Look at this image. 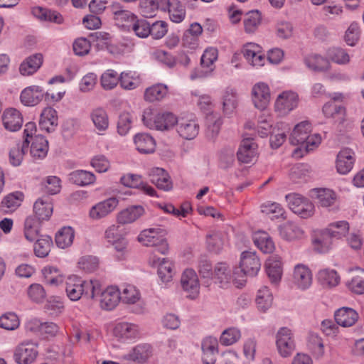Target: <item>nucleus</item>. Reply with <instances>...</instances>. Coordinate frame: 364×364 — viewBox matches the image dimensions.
Returning <instances> with one entry per match:
<instances>
[{
	"label": "nucleus",
	"mask_w": 364,
	"mask_h": 364,
	"mask_svg": "<svg viewBox=\"0 0 364 364\" xmlns=\"http://www.w3.org/2000/svg\"><path fill=\"white\" fill-rule=\"evenodd\" d=\"M100 291V283L97 280L86 281L72 275L68 277L65 283V292L71 301H78L82 296L94 299Z\"/></svg>",
	"instance_id": "nucleus-1"
},
{
	"label": "nucleus",
	"mask_w": 364,
	"mask_h": 364,
	"mask_svg": "<svg viewBox=\"0 0 364 364\" xmlns=\"http://www.w3.org/2000/svg\"><path fill=\"white\" fill-rule=\"evenodd\" d=\"M312 126L309 121H302L296 124L289 136V141L293 145H300L306 152L314 150L321 142L318 134H311Z\"/></svg>",
	"instance_id": "nucleus-2"
},
{
	"label": "nucleus",
	"mask_w": 364,
	"mask_h": 364,
	"mask_svg": "<svg viewBox=\"0 0 364 364\" xmlns=\"http://www.w3.org/2000/svg\"><path fill=\"white\" fill-rule=\"evenodd\" d=\"M240 270L237 268L234 269L233 284L235 287L240 288L246 283V277H255L261 268V262L254 252L245 251L241 254L240 262Z\"/></svg>",
	"instance_id": "nucleus-3"
},
{
	"label": "nucleus",
	"mask_w": 364,
	"mask_h": 364,
	"mask_svg": "<svg viewBox=\"0 0 364 364\" xmlns=\"http://www.w3.org/2000/svg\"><path fill=\"white\" fill-rule=\"evenodd\" d=\"M176 117L171 112L158 113L151 109L144 111L142 120L149 129L167 130L172 128L177 122Z\"/></svg>",
	"instance_id": "nucleus-4"
},
{
	"label": "nucleus",
	"mask_w": 364,
	"mask_h": 364,
	"mask_svg": "<svg viewBox=\"0 0 364 364\" xmlns=\"http://www.w3.org/2000/svg\"><path fill=\"white\" fill-rule=\"evenodd\" d=\"M164 235L165 230L159 228H151L141 231L138 240L145 246L155 247L158 252L166 255L169 248Z\"/></svg>",
	"instance_id": "nucleus-5"
},
{
	"label": "nucleus",
	"mask_w": 364,
	"mask_h": 364,
	"mask_svg": "<svg viewBox=\"0 0 364 364\" xmlns=\"http://www.w3.org/2000/svg\"><path fill=\"white\" fill-rule=\"evenodd\" d=\"M289 208L301 218H309L314 213V205L306 198L297 194L290 193L286 196Z\"/></svg>",
	"instance_id": "nucleus-6"
},
{
	"label": "nucleus",
	"mask_w": 364,
	"mask_h": 364,
	"mask_svg": "<svg viewBox=\"0 0 364 364\" xmlns=\"http://www.w3.org/2000/svg\"><path fill=\"white\" fill-rule=\"evenodd\" d=\"M149 264L152 267L157 268V273L164 283H168L172 280L174 274V265L168 258H160L155 254L150 255Z\"/></svg>",
	"instance_id": "nucleus-7"
},
{
	"label": "nucleus",
	"mask_w": 364,
	"mask_h": 364,
	"mask_svg": "<svg viewBox=\"0 0 364 364\" xmlns=\"http://www.w3.org/2000/svg\"><path fill=\"white\" fill-rule=\"evenodd\" d=\"M276 338L279 353L284 358L290 356L295 350V342L291 331L287 327H282L279 329Z\"/></svg>",
	"instance_id": "nucleus-8"
},
{
	"label": "nucleus",
	"mask_w": 364,
	"mask_h": 364,
	"mask_svg": "<svg viewBox=\"0 0 364 364\" xmlns=\"http://www.w3.org/2000/svg\"><path fill=\"white\" fill-rule=\"evenodd\" d=\"M38 355L37 346L31 341L18 344L14 350V358L18 364H31Z\"/></svg>",
	"instance_id": "nucleus-9"
},
{
	"label": "nucleus",
	"mask_w": 364,
	"mask_h": 364,
	"mask_svg": "<svg viewBox=\"0 0 364 364\" xmlns=\"http://www.w3.org/2000/svg\"><path fill=\"white\" fill-rule=\"evenodd\" d=\"M114 336L121 342H131L140 336L139 327L132 323L120 322L113 329Z\"/></svg>",
	"instance_id": "nucleus-10"
},
{
	"label": "nucleus",
	"mask_w": 364,
	"mask_h": 364,
	"mask_svg": "<svg viewBox=\"0 0 364 364\" xmlns=\"http://www.w3.org/2000/svg\"><path fill=\"white\" fill-rule=\"evenodd\" d=\"M298 103L299 96L296 92L284 91L277 96L274 107L281 114H287L297 107Z\"/></svg>",
	"instance_id": "nucleus-11"
},
{
	"label": "nucleus",
	"mask_w": 364,
	"mask_h": 364,
	"mask_svg": "<svg viewBox=\"0 0 364 364\" xmlns=\"http://www.w3.org/2000/svg\"><path fill=\"white\" fill-rule=\"evenodd\" d=\"M222 112L228 117H232L235 112L239 105V96L236 89L228 87L221 95Z\"/></svg>",
	"instance_id": "nucleus-12"
},
{
	"label": "nucleus",
	"mask_w": 364,
	"mask_h": 364,
	"mask_svg": "<svg viewBox=\"0 0 364 364\" xmlns=\"http://www.w3.org/2000/svg\"><path fill=\"white\" fill-rule=\"evenodd\" d=\"M181 284L188 296L195 299L199 294L200 284L196 272L192 269H186L181 275Z\"/></svg>",
	"instance_id": "nucleus-13"
},
{
	"label": "nucleus",
	"mask_w": 364,
	"mask_h": 364,
	"mask_svg": "<svg viewBox=\"0 0 364 364\" xmlns=\"http://www.w3.org/2000/svg\"><path fill=\"white\" fill-rule=\"evenodd\" d=\"M245 58L253 67L260 68L266 61L265 55L262 48L256 43H249L242 48Z\"/></svg>",
	"instance_id": "nucleus-14"
},
{
	"label": "nucleus",
	"mask_w": 364,
	"mask_h": 364,
	"mask_svg": "<svg viewBox=\"0 0 364 364\" xmlns=\"http://www.w3.org/2000/svg\"><path fill=\"white\" fill-rule=\"evenodd\" d=\"M270 90L269 86L264 82L255 84L252 89V100L255 107L263 110L270 101Z\"/></svg>",
	"instance_id": "nucleus-15"
},
{
	"label": "nucleus",
	"mask_w": 364,
	"mask_h": 364,
	"mask_svg": "<svg viewBox=\"0 0 364 364\" xmlns=\"http://www.w3.org/2000/svg\"><path fill=\"white\" fill-rule=\"evenodd\" d=\"M100 295V305L102 309L110 311L114 309L121 301L120 289L117 287L110 286L97 294Z\"/></svg>",
	"instance_id": "nucleus-16"
},
{
	"label": "nucleus",
	"mask_w": 364,
	"mask_h": 364,
	"mask_svg": "<svg viewBox=\"0 0 364 364\" xmlns=\"http://www.w3.org/2000/svg\"><path fill=\"white\" fill-rule=\"evenodd\" d=\"M149 177L151 182L159 189L168 191L173 188V182L169 174L161 168L154 167L149 170Z\"/></svg>",
	"instance_id": "nucleus-17"
},
{
	"label": "nucleus",
	"mask_w": 364,
	"mask_h": 364,
	"mask_svg": "<svg viewBox=\"0 0 364 364\" xmlns=\"http://www.w3.org/2000/svg\"><path fill=\"white\" fill-rule=\"evenodd\" d=\"M118 203L119 200L115 197L100 202L92 207L89 213L90 217L94 220L105 218L117 207Z\"/></svg>",
	"instance_id": "nucleus-18"
},
{
	"label": "nucleus",
	"mask_w": 364,
	"mask_h": 364,
	"mask_svg": "<svg viewBox=\"0 0 364 364\" xmlns=\"http://www.w3.org/2000/svg\"><path fill=\"white\" fill-rule=\"evenodd\" d=\"M213 279L221 287H227L233 283L234 270L226 262H218L214 267Z\"/></svg>",
	"instance_id": "nucleus-19"
},
{
	"label": "nucleus",
	"mask_w": 364,
	"mask_h": 364,
	"mask_svg": "<svg viewBox=\"0 0 364 364\" xmlns=\"http://www.w3.org/2000/svg\"><path fill=\"white\" fill-rule=\"evenodd\" d=\"M176 124L178 134L184 139L191 140L198 134L199 125L193 119L181 118Z\"/></svg>",
	"instance_id": "nucleus-20"
},
{
	"label": "nucleus",
	"mask_w": 364,
	"mask_h": 364,
	"mask_svg": "<svg viewBox=\"0 0 364 364\" xmlns=\"http://www.w3.org/2000/svg\"><path fill=\"white\" fill-rule=\"evenodd\" d=\"M355 162V154L350 149H343L339 151L336 161L337 172L340 174H347L353 168Z\"/></svg>",
	"instance_id": "nucleus-21"
},
{
	"label": "nucleus",
	"mask_w": 364,
	"mask_h": 364,
	"mask_svg": "<svg viewBox=\"0 0 364 364\" xmlns=\"http://www.w3.org/2000/svg\"><path fill=\"white\" fill-rule=\"evenodd\" d=\"M257 145L254 142L253 139L245 138L242 143L237 152L238 160L245 164L252 162L257 157Z\"/></svg>",
	"instance_id": "nucleus-22"
},
{
	"label": "nucleus",
	"mask_w": 364,
	"mask_h": 364,
	"mask_svg": "<svg viewBox=\"0 0 364 364\" xmlns=\"http://www.w3.org/2000/svg\"><path fill=\"white\" fill-rule=\"evenodd\" d=\"M293 282L300 289L305 290L312 284L311 270L304 264H297L294 267Z\"/></svg>",
	"instance_id": "nucleus-23"
},
{
	"label": "nucleus",
	"mask_w": 364,
	"mask_h": 364,
	"mask_svg": "<svg viewBox=\"0 0 364 364\" xmlns=\"http://www.w3.org/2000/svg\"><path fill=\"white\" fill-rule=\"evenodd\" d=\"M203 362L204 364H215L218 353V341L216 338L209 336L202 342Z\"/></svg>",
	"instance_id": "nucleus-24"
},
{
	"label": "nucleus",
	"mask_w": 364,
	"mask_h": 364,
	"mask_svg": "<svg viewBox=\"0 0 364 364\" xmlns=\"http://www.w3.org/2000/svg\"><path fill=\"white\" fill-rule=\"evenodd\" d=\"M279 235L287 241L301 239L304 235L303 229L296 223L287 221L278 228Z\"/></svg>",
	"instance_id": "nucleus-25"
},
{
	"label": "nucleus",
	"mask_w": 364,
	"mask_h": 364,
	"mask_svg": "<svg viewBox=\"0 0 364 364\" xmlns=\"http://www.w3.org/2000/svg\"><path fill=\"white\" fill-rule=\"evenodd\" d=\"M53 205L48 196L39 198L33 205V212L38 220H48L52 215Z\"/></svg>",
	"instance_id": "nucleus-26"
},
{
	"label": "nucleus",
	"mask_w": 364,
	"mask_h": 364,
	"mask_svg": "<svg viewBox=\"0 0 364 364\" xmlns=\"http://www.w3.org/2000/svg\"><path fill=\"white\" fill-rule=\"evenodd\" d=\"M2 121L5 129L10 132L18 130L23 124L21 114L14 108L7 109L4 112Z\"/></svg>",
	"instance_id": "nucleus-27"
},
{
	"label": "nucleus",
	"mask_w": 364,
	"mask_h": 364,
	"mask_svg": "<svg viewBox=\"0 0 364 364\" xmlns=\"http://www.w3.org/2000/svg\"><path fill=\"white\" fill-rule=\"evenodd\" d=\"M267 274L272 283L277 284L282 275V262L278 255L269 257L265 264Z\"/></svg>",
	"instance_id": "nucleus-28"
},
{
	"label": "nucleus",
	"mask_w": 364,
	"mask_h": 364,
	"mask_svg": "<svg viewBox=\"0 0 364 364\" xmlns=\"http://www.w3.org/2000/svg\"><path fill=\"white\" fill-rule=\"evenodd\" d=\"M358 317V314L354 309L348 307H342L334 314L336 323L346 328L353 326Z\"/></svg>",
	"instance_id": "nucleus-29"
},
{
	"label": "nucleus",
	"mask_w": 364,
	"mask_h": 364,
	"mask_svg": "<svg viewBox=\"0 0 364 364\" xmlns=\"http://www.w3.org/2000/svg\"><path fill=\"white\" fill-rule=\"evenodd\" d=\"M21 102L26 106H35L38 105L43 97V89L36 85L25 88L21 93Z\"/></svg>",
	"instance_id": "nucleus-30"
},
{
	"label": "nucleus",
	"mask_w": 364,
	"mask_h": 364,
	"mask_svg": "<svg viewBox=\"0 0 364 364\" xmlns=\"http://www.w3.org/2000/svg\"><path fill=\"white\" fill-rule=\"evenodd\" d=\"M58 126L57 112L52 107L45 108L40 117L39 127L47 132H53Z\"/></svg>",
	"instance_id": "nucleus-31"
},
{
	"label": "nucleus",
	"mask_w": 364,
	"mask_h": 364,
	"mask_svg": "<svg viewBox=\"0 0 364 364\" xmlns=\"http://www.w3.org/2000/svg\"><path fill=\"white\" fill-rule=\"evenodd\" d=\"M334 239L326 228L318 231L313 240L315 250L319 253H326L332 247Z\"/></svg>",
	"instance_id": "nucleus-32"
},
{
	"label": "nucleus",
	"mask_w": 364,
	"mask_h": 364,
	"mask_svg": "<svg viewBox=\"0 0 364 364\" xmlns=\"http://www.w3.org/2000/svg\"><path fill=\"white\" fill-rule=\"evenodd\" d=\"M23 200V194L16 191L6 195L1 203V210L5 213L14 212L21 204Z\"/></svg>",
	"instance_id": "nucleus-33"
},
{
	"label": "nucleus",
	"mask_w": 364,
	"mask_h": 364,
	"mask_svg": "<svg viewBox=\"0 0 364 364\" xmlns=\"http://www.w3.org/2000/svg\"><path fill=\"white\" fill-rule=\"evenodd\" d=\"M43 63V55L41 53H36L28 57L23 60L19 67V71L22 75L28 76L33 75L41 67Z\"/></svg>",
	"instance_id": "nucleus-34"
},
{
	"label": "nucleus",
	"mask_w": 364,
	"mask_h": 364,
	"mask_svg": "<svg viewBox=\"0 0 364 364\" xmlns=\"http://www.w3.org/2000/svg\"><path fill=\"white\" fill-rule=\"evenodd\" d=\"M90 117L99 134L108 129L109 117L105 109L102 107L93 109L90 114Z\"/></svg>",
	"instance_id": "nucleus-35"
},
{
	"label": "nucleus",
	"mask_w": 364,
	"mask_h": 364,
	"mask_svg": "<svg viewBox=\"0 0 364 364\" xmlns=\"http://www.w3.org/2000/svg\"><path fill=\"white\" fill-rule=\"evenodd\" d=\"M134 141L136 149L141 154H151L155 151V140L148 134L141 133L136 134Z\"/></svg>",
	"instance_id": "nucleus-36"
},
{
	"label": "nucleus",
	"mask_w": 364,
	"mask_h": 364,
	"mask_svg": "<svg viewBox=\"0 0 364 364\" xmlns=\"http://www.w3.org/2000/svg\"><path fill=\"white\" fill-rule=\"evenodd\" d=\"M252 239L255 245L264 253H271L275 248L272 239L266 232H255Z\"/></svg>",
	"instance_id": "nucleus-37"
},
{
	"label": "nucleus",
	"mask_w": 364,
	"mask_h": 364,
	"mask_svg": "<svg viewBox=\"0 0 364 364\" xmlns=\"http://www.w3.org/2000/svg\"><path fill=\"white\" fill-rule=\"evenodd\" d=\"M306 65L311 70L323 72L329 70L331 65L327 57L318 54H311L304 60Z\"/></svg>",
	"instance_id": "nucleus-38"
},
{
	"label": "nucleus",
	"mask_w": 364,
	"mask_h": 364,
	"mask_svg": "<svg viewBox=\"0 0 364 364\" xmlns=\"http://www.w3.org/2000/svg\"><path fill=\"white\" fill-rule=\"evenodd\" d=\"M262 14L258 10L247 12L243 19L244 29L247 33H255L262 23Z\"/></svg>",
	"instance_id": "nucleus-39"
},
{
	"label": "nucleus",
	"mask_w": 364,
	"mask_h": 364,
	"mask_svg": "<svg viewBox=\"0 0 364 364\" xmlns=\"http://www.w3.org/2000/svg\"><path fill=\"white\" fill-rule=\"evenodd\" d=\"M317 279L320 284L325 288H331L337 286L340 282V277L333 269H321L317 274Z\"/></svg>",
	"instance_id": "nucleus-40"
},
{
	"label": "nucleus",
	"mask_w": 364,
	"mask_h": 364,
	"mask_svg": "<svg viewBox=\"0 0 364 364\" xmlns=\"http://www.w3.org/2000/svg\"><path fill=\"white\" fill-rule=\"evenodd\" d=\"M328 61L340 65H345L350 63V57L348 52L340 47L329 48L326 53Z\"/></svg>",
	"instance_id": "nucleus-41"
},
{
	"label": "nucleus",
	"mask_w": 364,
	"mask_h": 364,
	"mask_svg": "<svg viewBox=\"0 0 364 364\" xmlns=\"http://www.w3.org/2000/svg\"><path fill=\"white\" fill-rule=\"evenodd\" d=\"M41 221L33 216L26 218L24 223V236L27 240L33 242L38 238Z\"/></svg>",
	"instance_id": "nucleus-42"
},
{
	"label": "nucleus",
	"mask_w": 364,
	"mask_h": 364,
	"mask_svg": "<svg viewBox=\"0 0 364 364\" xmlns=\"http://www.w3.org/2000/svg\"><path fill=\"white\" fill-rule=\"evenodd\" d=\"M48 151V142L44 136H36L31 146V154L36 159L45 158Z\"/></svg>",
	"instance_id": "nucleus-43"
},
{
	"label": "nucleus",
	"mask_w": 364,
	"mask_h": 364,
	"mask_svg": "<svg viewBox=\"0 0 364 364\" xmlns=\"http://www.w3.org/2000/svg\"><path fill=\"white\" fill-rule=\"evenodd\" d=\"M144 212V208L141 205L131 206L119 213L117 220L122 224L131 223L141 217Z\"/></svg>",
	"instance_id": "nucleus-44"
},
{
	"label": "nucleus",
	"mask_w": 364,
	"mask_h": 364,
	"mask_svg": "<svg viewBox=\"0 0 364 364\" xmlns=\"http://www.w3.org/2000/svg\"><path fill=\"white\" fill-rule=\"evenodd\" d=\"M255 301L257 308L262 311H266L272 306L273 295L267 286H263L258 289Z\"/></svg>",
	"instance_id": "nucleus-45"
},
{
	"label": "nucleus",
	"mask_w": 364,
	"mask_h": 364,
	"mask_svg": "<svg viewBox=\"0 0 364 364\" xmlns=\"http://www.w3.org/2000/svg\"><path fill=\"white\" fill-rule=\"evenodd\" d=\"M323 112L326 117H331L335 122L342 123L345 121L346 111L343 107L329 102L323 107Z\"/></svg>",
	"instance_id": "nucleus-46"
},
{
	"label": "nucleus",
	"mask_w": 364,
	"mask_h": 364,
	"mask_svg": "<svg viewBox=\"0 0 364 364\" xmlns=\"http://www.w3.org/2000/svg\"><path fill=\"white\" fill-rule=\"evenodd\" d=\"M28 144L29 141L25 139L22 143L16 144L10 149L9 161L13 166H18L21 164L23 156L28 150Z\"/></svg>",
	"instance_id": "nucleus-47"
},
{
	"label": "nucleus",
	"mask_w": 364,
	"mask_h": 364,
	"mask_svg": "<svg viewBox=\"0 0 364 364\" xmlns=\"http://www.w3.org/2000/svg\"><path fill=\"white\" fill-rule=\"evenodd\" d=\"M74 237V230L70 226L63 227L55 235V243L58 247L65 249L73 244Z\"/></svg>",
	"instance_id": "nucleus-48"
},
{
	"label": "nucleus",
	"mask_w": 364,
	"mask_h": 364,
	"mask_svg": "<svg viewBox=\"0 0 364 364\" xmlns=\"http://www.w3.org/2000/svg\"><path fill=\"white\" fill-rule=\"evenodd\" d=\"M169 18L174 23H181L186 17V9L178 0H171L166 7Z\"/></svg>",
	"instance_id": "nucleus-49"
},
{
	"label": "nucleus",
	"mask_w": 364,
	"mask_h": 364,
	"mask_svg": "<svg viewBox=\"0 0 364 364\" xmlns=\"http://www.w3.org/2000/svg\"><path fill=\"white\" fill-rule=\"evenodd\" d=\"M95 179V176L92 172L84 170H77L69 175V180L72 183L81 186L93 183Z\"/></svg>",
	"instance_id": "nucleus-50"
},
{
	"label": "nucleus",
	"mask_w": 364,
	"mask_h": 364,
	"mask_svg": "<svg viewBox=\"0 0 364 364\" xmlns=\"http://www.w3.org/2000/svg\"><path fill=\"white\" fill-rule=\"evenodd\" d=\"M168 92V87L164 84H156L146 89L144 99L148 102H155L162 100Z\"/></svg>",
	"instance_id": "nucleus-51"
},
{
	"label": "nucleus",
	"mask_w": 364,
	"mask_h": 364,
	"mask_svg": "<svg viewBox=\"0 0 364 364\" xmlns=\"http://www.w3.org/2000/svg\"><path fill=\"white\" fill-rule=\"evenodd\" d=\"M151 346L148 344H139L126 355L127 358L133 361L144 362L151 355Z\"/></svg>",
	"instance_id": "nucleus-52"
},
{
	"label": "nucleus",
	"mask_w": 364,
	"mask_h": 364,
	"mask_svg": "<svg viewBox=\"0 0 364 364\" xmlns=\"http://www.w3.org/2000/svg\"><path fill=\"white\" fill-rule=\"evenodd\" d=\"M121 301L125 304H135L140 299L139 290L133 285L124 284L120 290Z\"/></svg>",
	"instance_id": "nucleus-53"
},
{
	"label": "nucleus",
	"mask_w": 364,
	"mask_h": 364,
	"mask_svg": "<svg viewBox=\"0 0 364 364\" xmlns=\"http://www.w3.org/2000/svg\"><path fill=\"white\" fill-rule=\"evenodd\" d=\"M311 173V168L308 164H296L294 165L289 171V177L294 182L306 180Z\"/></svg>",
	"instance_id": "nucleus-54"
},
{
	"label": "nucleus",
	"mask_w": 364,
	"mask_h": 364,
	"mask_svg": "<svg viewBox=\"0 0 364 364\" xmlns=\"http://www.w3.org/2000/svg\"><path fill=\"white\" fill-rule=\"evenodd\" d=\"M34 245V252L38 257H46L48 255L53 240L49 236H43L41 238H37Z\"/></svg>",
	"instance_id": "nucleus-55"
},
{
	"label": "nucleus",
	"mask_w": 364,
	"mask_h": 364,
	"mask_svg": "<svg viewBox=\"0 0 364 364\" xmlns=\"http://www.w3.org/2000/svg\"><path fill=\"white\" fill-rule=\"evenodd\" d=\"M349 224L347 221L341 220L330 223L326 228L334 239H341L349 232Z\"/></svg>",
	"instance_id": "nucleus-56"
},
{
	"label": "nucleus",
	"mask_w": 364,
	"mask_h": 364,
	"mask_svg": "<svg viewBox=\"0 0 364 364\" xmlns=\"http://www.w3.org/2000/svg\"><path fill=\"white\" fill-rule=\"evenodd\" d=\"M240 338V330L235 327H230L223 331L220 337V342L223 346H228L237 343Z\"/></svg>",
	"instance_id": "nucleus-57"
},
{
	"label": "nucleus",
	"mask_w": 364,
	"mask_h": 364,
	"mask_svg": "<svg viewBox=\"0 0 364 364\" xmlns=\"http://www.w3.org/2000/svg\"><path fill=\"white\" fill-rule=\"evenodd\" d=\"M119 76L117 73L112 69L106 70L100 77V83L103 89L110 90L114 89L118 84Z\"/></svg>",
	"instance_id": "nucleus-58"
},
{
	"label": "nucleus",
	"mask_w": 364,
	"mask_h": 364,
	"mask_svg": "<svg viewBox=\"0 0 364 364\" xmlns=\"http://www.w3.org/2000/svg\"><path fill=\"white\" fill-rule=\"evenodd\" d=\"M119 82L121 87L124 90H134L140 85V80L138 76L127 72H122L120 74Z\"/></svg>",
	"instance_id": "nucleus-59"
},
{
	"label": "nucleus",
	"mask_w": 364,
	"mask_h": 364,
	"mask_svg": "<svg viewBox=\"0 0 364 364\" xmlns=\"http://www.w3.org/2000/svg\"><path fill=\"white\" fill-rule=\"evenodd\" d=\"M19 324V319L14 313H6L0 317V327L6 330L14 331Z\"/></svg>",
	"instance_id": "nucleus-60"
},
{
	"label": "nucleus",
	"mask_w": 364,
	"mask_h": 364,
	"mask_svg": "<svg viewBox=\"0 0 364 364\" xmlns=\"http://www.w3.org/2000/svg\"><path fill=\"white\" fill-rule=\"evenodd\" d=\"M28 296L30 299L36 303H41L46 299V291L39 284H33L28 289Z\"/></svg>",
	"instance_id": "nucleus-61"
},
{
	"label": "nucleus",
	"mask_w": 364,
	"mask_h": 364,
	"mask_svg": "<svg viewBox=\"0 0 364 364\" xmlns=\"http://www.w3.org/2000/svg\"><path fill=\"white\" fill-rule=\"evenodd\" d=\"M159 8L154 0H141L139 11L141 15L146 18H152L156 16Z\"/></svg>",
	"instance_id": "nucleus-62"
},
{
	"label": "nucleus",
	"mask_w": 364,
	"mask_h": 364,
	"mask_svg": "<svg viewBox=\"0 0 364 364\" xmlns=\"http://www.w3.org/2000/svg\"><path fill=\"white\" fill-rule=\"evenodd\" d=\"M132 123V115L129 112L120 114L117 122V132L122 135H126L131 129Z\"/></svg>",
	"instance_id": "nucleus-63"
},
{
	"label": "nucleus",
	"mask_w": 364,
	"mask_h": 364,
	"mask_svg": "<svg viewBox=\"0 0 364 364\" xmlns=\"http://www.w3.org/2000/svg\"><path fill=\"white\" fill-rule=\"evenodd\" d=\"M318 202L323 207L331 205L335 200L334 193L329 189H318L316 191Z\"/></svg>",
	"instance_id": "nucleus-64"
}]
</instances>
